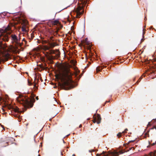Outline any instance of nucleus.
<instances>
[{"mask_svg":"<svg viewBox=\"0 0 156 156\" xmlns=\"http://www.w3.org/2000/svg\"><path fill=\"white\" fill-rule=\"evenodd\" d=\"M72 75L69 69L63 66L61 67L58 73L55 75V77L61 81L62 83H60L61 87L64 89L67 90L65 87L69 85V81H71L70 78Z\"/></svg>","mask_w":156,"mask_h":156,"instance_id":"nucleus-1","label":"nucleus"},{"mask_svg":"<svg viewBox=\"0 0 156 156\" xmlns=\"http://www.w3.org/2000/svg\"><path fill=\"white\" fill-rule=\"evenodd\" d=\"M10 37L13 48L16 50H20L19 47H21L22 44L20 42V37L19 35H16L15 34H12Z\"/></svg>","mask_w":156,"mask_h":156,"instance_id":"nucleus-2","label":"nucleus"},{"mask_svg":"<svg viewBox=\"0 0 156 156\" xmlns=\"http://www.w3.org/2000/svg\"><path fill=\"white\" fill-rule=\"evenodd\" d=\"M17 101L23 105L25 109L23 111H25L26 108H29L30 104V101L29 99H27L24 97L18 98H16Z\"/></svg>","mask_w":156,"mask_h":156,"instance_id":"nucleus-3","label":"nucleus"},{"mask_svg":"<svg viewBox=\"0 0 156 156\" xmlns=\"http://www.w3.org/2000/svg\"><path fill=\"white\" fill-rule=\"evenodd\" d=\"M106 153L105 152L103 151L101 154H97V156H117L119 154L122 153L121 151L119 152L114 151L113 152H109L108 154H105Z\"/></svg>","mask_w":156,"mask_h":156,"instance_id":"nucleus-4","label":"nucleus"},{"mask_svg":"<svg viewBox=\"0 0 156 156\" xmlns=\"http://www.w3.org/2000/svg\"><path fill=\"white\" fill-rule=\"evenodd\" d=\"M53 37H50L49 40L48 41H45L46 43H48V45H49L50 48H53L56 45L55 43L53 42V41L52 40Z\"/></svg>","mask_w":156,"mask_h":156,"instance_id":"nucleus-5","label":"nucleus"},{"mask_svg":"<svg viewBox=\"0 0 156 156\" xmlns=\"http://www.w3.org/2000/svg\"><path fill=\"white\" fill-rule=\"evenodd\" d=\"M101 118L100 115L99 114H98L95 117L94 119L93 122L94 123L97 122L98 124L100 123V121L101 120Z\"/></svg>","mask_w":156,"mask_h":156,"instance_id":"nucleus-6","label":"nucleus"},{"mask_svg":"<svg viewBox=\"0 0 156 156\" xmlns=\"http://www.w3.org/2000/svg\"><path fill=\"white\" fill-rule=\"evenodd\" d=\"M8 56L7 55H3L0 56V63L2 62H4L5 61H7L8 58Z\"/></svg>","mask_w":156,"mask_h":156,"instance_id":"nucleus-7","label":"nucleus"},{"mask_svg":"<svg viewBox=\"0 0 156 156\" xmlns=\"http://www.w3.org/2000/svg\"><path fill=\"white\" fill-rule=\"evenodd\" d=\"M82 7L81 6H79L77 9L76 11L77 16H78L82 14L83 12V11L82 12H80V10L82 9Z\"/></svg>","mask_w":156,"mask_h":156,"instance_id":"nucleus-8","label":"nucleus"},{"mask_svg":"<svg viewBox=\"0 0 156 156\" xmlns=\"http://www.w3.org/2000/svg\"><path fill=\"white\" fill-rule=\"evenodd\" d=\"M39 81V80L38 79H37V77H34V89L35 90H36L37 89V86L36 85L37 84L38 82Z\"/></svg>","mask_w":156,"mask_h":156,"instance_id":"nucleus-9","label":"nucleus"},{"mask_svg":"<svg viewBox=\"0 0 156 156\" xmlns=\"http://www.w3.org/2000/svg\"><path fill=\"white\" fill-rule=\"evenodd\" d=\"M144 156H156V150L154 151V152H151L148 154H145Z\"/></svg>","mask_w":156,"mask_h":156,"instance_id":"nucleus-10","label":"nucleus"},{"mask_svg":"<svg viewBox=\"0 0 156 156\" xmlns=\"http://www.w3.org/2000/svg\"><path fill=\"white\" fill-rule=\"evenodd\" d=\"M51 53L55 54L57 56H58L60 55V52L58 51H57L56 52L54 51H51Z\"/></svg>","mask_w":156,"mask_h":156,"instance_id":"nucleus-11","label":"nucleus"},{"mask_svg":"<svg viewBox=\"0 0 156 156\" xmlns=\"http://www.w3.org/2000/svg\"><path fill=\"white\" fill-rule=\"evenodd\" d=\"M47 58L49 60H51L52 59H54L55 58L52 56L49 55H47Z\"/></svg>","mask_w":156,"mask_h":156,"instance_id":"nucleus-12","label":"nucleus"},{"mask_svg":"<svg viewBox=\"0 0 156 156\" xmlns=\"http://www.w3.org/2000/svg\"><path fill=\"white\" fill-rule=\"evenodd\" d=\"M2 39L4 41H8L9 39V37L7 36H5L2 38Z\"/></svg>","mask_w":156,"mask_h":156,"instance_id":"nucleus-13","label":"nucleus"},{"mask_svg":"<svg viewBox=\"0 0 156 156\" xmlns=\"http://www.w3.org/2000/svg\"><path fill=\"white\" fill-rule=\"evenodd\" d=\"M13 110L16 112H19V108H13Z\"/></svg>","mask_w":156,"mask_h":156,"instance_id":"nucleus-14","label":"nucleus"},{"mask_svg":"<svg viewBox=\"0 0 156 156\" xmlns=\"http://www.w3.org/2000/svg\"><path fill=\"white\" fill-rule=\"evenodd\" d=\"M79 73V70H77L76 71L75 74L73 75V76H76L78 75Z\"/></svg>","mask_w":156,"mask_h":156,"instance_id":"nucleus-15","label":"nucleus"},{"mask_svg":"<svg viewBox=\"0 0 156 156\" xmlns=\"http://www.w3.org/2000/svg\"><path fill=\"white\" fill-rule=\"evenodd\" d=\"M122 132L121 133H119L118 134H117V136L119 138L121 136V134L122 133Z\"/></svg>","mask_w":156,"mask_h":156,"instance_id":"nucleus-16","label":"nucleus"},{"mask_svg":"<svg viewBox=\"0 0 156 156\" xmlns=\"http://www.w3.org/2000/svg\"><path fill=\"white\" fill-rule=\"evenodd\" d=\"M59 22H58V21L57 20H55V21H54L53 24H54V25H56Z\"/></svg>","mask_w":156,"mask_h":156,"instance_id":"nucleus-17","label":"nucleus"},{"mask_svg":"<svg viewBox=\"0 0 156 156\" xmlns=\"http://www.w3.org/2000/svg\"><path fill=\"white\" fill-rule=\"evenodd\" d=\"M22 31H26V29L25 27H22Z\"/></svg>","mask_w":156,"mask_h":156,"instance_id":"nucleus-18","label":"nucleus"},{"mask_svg":"<svg viewBox=\"0 0 156 156\" xmlns=\"http://www.w3.org/2000/svg\"><path fill=\"white\" fill-rule=\"evenodd\" d=\"M87 40H88V38H86L85 39V42L87 44H88V42H87Z\"/></svg>","mask_w":156,"mask_h":156,"instance_id":"nucleus-19","label":"nucleus"},{"mask_svg":"<svg viewBox=\"0 0 156 156\" xmlns=\"http://www.w3.org/2000/svg\"><path fill=\"white\" fill-rule=\"evenodd\" d=\"M156 144V141L155 143H153V144H150V143L149 142V144H150V145L151 146H152Z\"/></svg>","mask_w":156,"mask_h":156,"instance_id":"nucleus-20","label":"nucleus"},{"mask_svg":"<svg viewBox=\"0 0 156 156\" xmlns=\"http://www.w3.org/2000/svg\"><path fill=\"white\" fill-rule=\"evenodd\" d=\"M94 150H93V149H92L91 150H89V152L90 153H91L92 152H94Z\"/></svg>","mask_w":156,"mask_h":156,"instance_id":"nucleus-21","label":"nucleus"},{"mask_svg":"<svg viewBox=\"0 0 156 156\" xmlns=\"http://www.w3.org/2000/svg\"><path fill=\"white\" fill-rule=\"evenodd\" d=\"M44 48L46 50H48L49 49V48L46 46H45Z\"/></svg>","mask_w":156,"mask_h":156,"instance_id":"nucleus-22","label":"nucleus"},{"mask_svg":"<svg viewBox=\"0 0 156 156\" xmlns=\"http://www.w3.org/2000/svg\"><path fill=\"white\" fill-rule=\"evenodd\" d=\"M10 29L9 27H8L5 29L6 31L9 30Z\"/></svg>","mask_w":156,"mask_h":156,"instance_id":"nucleus-23","label":"nucleus"},{"mask_svg":"<svg viewBox=\"0 0 156 156\" xmlns=\"http://www.w3.org/2000/svg\"><path fill=\"white\" fill-rule=\"evenodd\" d=\"M134 141H135V140L129 141L128 143V144H129L133 142Z\"/></svg>","mask_w":156,"mask_h":156,"instance_id":"nucleus-24","label":"nucleus"},{"mask_svg":"<svg viewBox=\"0 0 156 156\" xmlns=\"http://www.w3.org/2000/svg\"><path fill=\"white\" fill-rule=\"evenodd\" d=\"M128 130V129H126L125 130L122 132V133H124L126 132Z\"/></svg>","mask_w":156,"mask_h":156,"instance_id":"nucleus-25","label":"nucleus"},{"mask_svg":"<svg viewBox=\"0 0 156 156\" xmlns=\"http://www.w3.org/2000/svg\"><path fill=\"white\" fill-rule=\"evenodd\" d=\"M28 83L29 85H31L32 84V83L30 82L29 81H28Z\"/></svg>","mask_w":156,"mask_h":156,"instance_id":"nucleus-26","label":"nucleus"},{"mask_svg":"<svg viewBox=\"0 0 156 156\" xmlns=\"http://www.w3.org/2000/svg\"><path fill=\"white\" fill-rule=\"evenodd\" d=\"M36 99L37 100H38V97H36Z\"/></svg>","mask_w":156,"mask_h":156,"instance_id":"nucleus-27","label":"nucleus"},{"mask_svg":"<svg viewBox=\"0 0 156 156\" xmlns=\"http://www.w3.org/2000/svg\"><path fill=\"white\" fill-rule=\"evenodd\" d=\"M150 125V122H149L147 125V126H148L149 125Z\"/></svg>","mask_w":156,"mask_h":156,"instance_id":"nucleus-28","label":"nucleus"},{"mask_svg":"<svg viewBox=\"0 0 156 156\" xmlns=\"http://www.w3.org/2000/svg\"><path fill=\"white\" fill-rule=\"evenodd\" d=\"M97 70H98V71L100 70L99 69H98V68H97Z\"/></svg>","mask_w":156,"mask_h":156,"instance_id":"nucleus-29","label":"nucleus"},{"mask_svg":"<svg viewBox=\"0 0 156 156\" xmlns=\"http://www.w3.org/2000/svg\"><path fill=\"white\" fill-rule=\"evenodd\" d=\"M82 127V125H80V126H79V127Z\"/></svg>","mask_w":156,"mask_h":156,"instance_id":"nucleus-30","label":"nucleus"},{"mask_svg":"<svg viewBox=\"0 0 156 156\" xmlns=\"http://www.w3.org/2000/svg\"><path fill=\"white\" fill-rule=\"evenodd\" d=\"M132 148H134V147H132L131 148H130V150H131L132 149Z\"/></svg>","mask_w":156,"mask_h":156,"instance_id":"nucleus-31","label":"nucleus"},{"mask_svg":"<svg viewBox=\"0 0 156 156\" xmlns=\"http://www.w3.org/2000/svg\"><path fill=\"white\" fill-rule=\"evenodd\" d=\"M2 30H0V33L2 32Z\"/></svg>","mask_w":156,"mask_h":156,"instance_id":"nucleus-32","label":"nucleus"},{"mask_svg":"<svg viewBox=\"0 0 156 156\" xmlns=\"http://www.w3.org/2000/svg\"><path fill=\"white\" fill-rule=\"evenodd\" d=\"M154 128H155V127H153V128H151V129H153Z\"/></svg>","mask_w":156,"mask_h":156,"instance_id":"nucleus-33","label":"nucleus"},{"mask_svg":"<svg viewBox=\"0 0 156 156\" xmlns=\"http://www.w3.org/2000/svg\"><path fill=\"white\" fill-rule=\"evenodd\" d=\"M54 88H56V87L55 86H54Z\"/></svg>","mask_w":156,"mask_h":156,"instance_id":"nucleus-34","label":"nucleus"},{"mask_svg":"<svg viewBox=\"0 0 156 156\" xmlns=\"http://www.w3.org/2000/svg\"><path fill=\"white\" fill-rule=\"evenodd\" d=\"M150 147V146H147V147Z\"/></svg>","mask_w":156,"mask_h":156,"instance_id":"nucleus-35","label":"nucleus"},{"mask_svg":"<svg viewBox=\"0 0 156 156\" xmlns=\"http://www.w3.org/2000/svg\"><path fill=\"white\" fill-rule=\"evenodd\" d=\"M73 156H75V155L74 154H73Z\"/></svg>","mask_w":156,"mask_h":156,"instance_id":"nucleus-36","label":"nucleus"},{"mask_svg":"<svg viewBox=\"0 0 156 156\" xmlns=\"http://www.w3.org/2000/svg\"><path fill=\"white\" fill-rule=\"evenodd\" d=\"M3 129H4V128L3 126Z\"/></svg>","mask_w":156,"mask_h":156,"instance_id":"nucleus-37","label":"nucleus"},{"mask_svg":"<svg viewBox=\"0 0 156 156\" xmlns=\"http://www.w3.org/2000/svg\"><path fill=\"white\" fill-rule=\"evenodd\" d=\"M80 77H81V76H80V78H80Z\"/></svg>","mask_w":156,"mask_h":156,"instance_id":"nucleus-38","label":"nucleus"},{"mask_svg":"<svg viewBox=\"0 0 156 156\" xmlns=\"http://www.w3.org/2000/svg\"><path fill=\"white\" fill-rule=\"evenodd\" d=\"M32 106H31L30 107H31Z\"/></svg>","mask_w":156,"mask_h":156,"instance_id":"nucleus-39","label":"nucleus"},{"mask_svg":"<svg viewBox=\"0 0 156 156\" xmlns=\"http://www.w3.org/2000/svg\"><path fill=\"white\" fill-rule=\"evenodd\" d=\"M143 34H144V32H143Z\"/></svg>","mask_w":156,"mask_h":156,"instance_id":"nucleus-40","label":"nucleus"}]
</instances>
